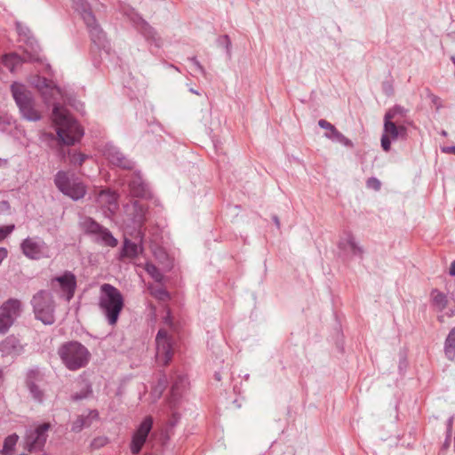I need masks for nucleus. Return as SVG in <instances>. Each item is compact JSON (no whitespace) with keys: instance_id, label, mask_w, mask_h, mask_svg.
I'll return each mask as SVG.
<instances>
[{"instance_id":"nucleus-33","label":"nucleus","mask_w":455,"mask_h":455,"mask_svg":"<svg viewBox=\"0 0 455 455\" xmlns=\"http://www.w3.org/2000/svg\"><path fill=\"white\" fill-rule=\"evenodd\" d=\"M92 392L91 387L88 384H84V387H83V390L80 394H75L73 395V398L75 400L83 399L88 396V395Z\"/></svg>"},{"instance_id":"nucleus-14","label":"nucleus","mask_w":455,"mask_h":455,"mask_svg":"<svg viewBox=\"0 0 455 455\" xmlns=\"http://www.w3.org/2000/svg\"><path fill=\"white\" fill-rule=\"evenodd\" d=\"M153 418L147 416L135 429L130 443V450L133 455L139 454L142 450L149 433L153 427Z\"/></svg>"},{"instance_id":"nucleus-36","label":"nucleus","mask_w":455,"mask_h":455,"mask_svg":"<svg viewBox=\"0 0 455 455\" xmlns=\"http://www.w3.org/2000/svg\"><path fill=\"white\" fill-rule=\"evenodd\" d=\"M451 429H452V419H450L448 423V429H447V438L446 441L443 443V448L447 449L450 446L451 443Z\"/></svg>"},{"instance_id":"nucleus-1","label":"nucleus","mask_w":455,"mask_h":455,"mask_svg":"<svg viewBox=\"0 0 455 455\" xmlns=\"http://www.w3.org/2000/svg\"><path fill=\"white\" fill-rule=\"evenodd\" d=\"M47 103H53L52 121L55 126L59 140L63 145H73L79 141L84 135L81 125L73 118L69 112L63 107L55 104L54 100L60 94L52 81L43 78L37 85Z\"/></svg>"},{"instance_id":"nucleus-47","label":"nucleus","mask_w":455,"mask_h":455,"mask_svg":"<svg viewBox=\"0 0 455 455\" xmlns=\"http://www.w3.org/2000/svg\"><path fill=\"white\" fill-rule=\"evenodd\" d=\"M275 223H276L277 225H279V221H278V220H277V219H275Z\"/></svg>"},{"instance_id":"nucleus-46","label":"nucleus","mask_w":455,"mask_h":455,"mask_svg":"<svg viewBox=\"0 0 455 455\" xmlns=\"http://www.w3.org/2000/svg\"><path fill=\"white\" fill-rule=\"evenodd\" d=\"M2 378H3V373H2V371H0V380L2 379Z\"/></svg>"},{"instance_id":"nucleus-43","label":"nucleus","mask_w":455,"mask_h":455,"mask_svg":"<svg viewBox=\"0 0 455 455\" xmlns=\"http://www.w3.org/2000/svg\"><path fill=\"white\" fill-rule=\"evenodd\" d=\"M446 315L448 317H452L453 315H455V311L453 309H450L447 313H446Z\"/></svg>"},{"instance_id":"nucleus-2","label":"nucleus","mask_w":455,"mask_h":455,"mask_svg":"<svg viewBox=\"0 0 455 455\" xmlns=\"http://www.w3.org/2000/svg\"><path fill=\"white\" fill-rule=\"evenodd\" d=\"M163 321L156 337V361L166 366L172 361L177 346L178 326L169 307L164 308Z\"/></svg>"},{"instance_id":"nucleus-9","label":"nucleus","mask_w":455,"mask_h":455,"mask_svg":"<svg viewBox=\"0 0 455 455\" xmlns=\"http://www.w3.org/2000/svg\"><path fill=\"white\" fill-rule=\"evenodd\" d=\"M50 428V423H44L35 428L28 429L24 436V450L30 453L41 451L46 443L48 437L47 432Z\"/></svg>"},{"instance_id":"nucleus-40","label":"nucleus","mask_w":455,"mask_h":455,"mask_svg":"<svg viewBox=\"0 0 455 455\" xmlns=\"http://www.w3.org/2000/svg\"><path fill=\"white\" fill-rule=\"evenodd\" d=\"M7 255H8V251L5 248L1 247L0 248V264L7 257Z\"/></svg>"},{"instance_id":"nucleus-29","label":"nucleus","mask_w":455,"mask_h":455,"mask_svg":"<svg viewBox=\"0 0 455 455\" xmlns=\"http://www.w3.org/2000/svg\"><path fill=\"white\" fill-rule=\"evenodd\" d=\"M130 193L134 197H143L146 194L144 184L136 178L129 182Z\"/></svg>"},{"instance_id":"nucleus-24","label":"nucleus","mask_w":455,"mask_h":455,"mask_svg":"<svg viewBox=\"0 0 455 455\" xmlns=\"http://www.w3.org/2000/svg\"><path fill=\"white\" fill-rule=\"evenodd\" d=\"M99 413L96 410L90 411L86 416H79L72 425V430L75 432L81 431L84 427L91 426L92 420L97 419Z\"/></svg>"},{"instance_id":"nucleus-35","label":"nucleus","mask_w":455,"mask_h":455,"mask_svg":"<svg viewBox=\"0 0 455 455\" xmlns=\"http://www.w3.org/2000/svg\"><path fill=\"white\" fill-rule=\"evenodd\" d=\"M367 187L378 191L380 189L381 183L378 179L372 177L368 179Z\"/></svg>"},{"instance_id":"nucleus-27","label":"nucleus","mask_w":455,"mask_h":455,"mask_svg":"<svg viewBox=\"0 0 455 455\" xmlns=\"http://www.w3.org/2000/svg\"><path fill=\"white\" fill-rule=\"evenodd\" d=\"M139 252L138 245L129 240H125L124 243L123 250L121 252V259L128 258L133 259Z\"/></svg>"},{"instance_id":"nucleus-26","label":"nucleus","mask_w":455,"mask_h":455,"mask_svg":"<svg viewBox=\"0 0 455 455\" xmlns=\"http://www.w3.org/2000/svg\"><path fill=\"white\" fill-rule=\"evenodd\" d=\"M20 347V345L19 340L13 336L7 337L4 341L0 343V351L4 355L17 353Z\"/></svg>"},{"instance_id":"nucleus-41","label":"nucleus","mask_w":455,"mask_h":455,"mask_svg":"<svg viewBox=\"0 0 455 455\" xmlns=\"http://www.w3.org/2000/svg\"><path fill=\"white\" fill-rule=\"evenodd\" d=\"M450 275L455 276V260L451 263L450 267Z\"/></svg>"},{"instance_id":"nucleus-39","label":"nucleus","mask_w":455,"mask_h":455,"mask_svg":"<svg viewBox=\"0 0 455 455\" xmlns=\"http://www.w3.org/2000/svg\"><path fill=\"white\" fill-rule=\"evenodd\" d=\"M444 347L455 349V340L447 337L445 339Z\"/></svg>"},{"instance_id":"nucleus-23","label":"nucleus","mask_w":455,"mask_h":455,"mask_svg":"<svg viewBox=\"0 0 455 455\" xmlns=\"http://www.w3.org/2000/svg\"><path fill=\"white\" fill-rule=\"evenodd\" d=\"M138 30L145 36L148 41L155 44L156 46L160 47L162 45V39L155 31V29L144 20L137 22Z\"/></svg>"},{"instance_id":"nucleus-15","label":"nucleus","mask_w":455,"mask_h":455,"mask_svg":"<svg viewBox=\"0 0 455 455\" xmlns=\"http://www.w3.org/2000/svg\"><path fill=\"white\" fill-rule=\"evenodd\" d=\"M23 254L31 259H40L49 257L46 243L38 238L28 237L20 244Z\"/></svg>"},{"instance_id":"nucleus-19","label":"nucleus","mask_w":455,"mask_h":455,"mask_svg":"<svg viewBox=\"0 0 455 455\" xmlns=\"http://www.w3.org/2000/svg\"><path fill=\"white\" fill-rule=\"evenodd\" d=\"M340 250L349 252L353 255H363V249L356 243L354 235L350 232H344L339 242Z\"/></svg>"},{"instance_id":"nucleus-13","label":"nucleus","mask_w":455,"mask_h":455,"mask_svg":"<svg viewBox=\"0 0 455 455\" xmlns=\"http://www.w3.org/2000/svg\"><path fill=\"white\" fill-rule=\"evenodd\" d=\"M406 138L407 128L404 124H395L384 119V130L381 136V147L384 151L388 152L391 149V140H405Z\"/></svg>"},{"instance_id":"nucleus-22","label":"nucleus","mask_w":455,"mask_h":455,"mask_svg":"<svg viewBox=\"0 0 455 455\" xmlns=\"http://www.w3.org/2000/svg\"><path fill=\"white\" fill-rule=\"evenodd\" d=\"M318 124L321 128L325 130V136L331 140H337L340 143H343L347 146H350V140L346 138L342 133H340L334 125L324 119H321L318 121Z\"/></svg>"},{"instance_id":"nucleus-30","label":"nucleus","mask_w":455,"mask_h":455,"mask_svg":"<svg viewBox=\"0 0 455 455\" xmlns=\"http://www.w3.org/2000/svg\"><path fill=\"white\" fill-rule=\"evenodd\" d=\"M21 62L22 60L20 57L16 53L5 54L2 58V63L11 71H13L17 66L21 64Z\"/></svg>"},{"instance_id":"nucleus-18","label":"nucleus","mask_w":455,"mask_h":455,"mask_svg":"<svg viewBox=\"0 0 455 455\" xmlns=\"http://www.w3.org/2000/svg\"><path fill=\"white\" fill-rule=\"evenodd\" d=\"M384 119L398 124H403L405 126L411 124V121L408 118V110L399 105L389 108L385 114Z\"/></svg>"},{"instance_id":"nucleus-3","label":"nucleus","mask_w":455,"mask_h":455,"mask_svg":"<svg viewBox=\"0 0 455 455\" xmlns=\"http://www.w3.org/2000/svg\"><path fill=\"white\" fill-rule=\"evenodd\" d=\"M99 307L108 324H116L124 307V298L121 291L109 283H103L100 288Z\"/></svg>"},{"instance_id":"nucleus-34","label":"nucleus","mask_w":455,"mask_h":455,"mask_svg":"<svg viewBox=\"0 0 455 455\" xmlns=\"http://www.w3.org/2000/svg\"><path fill=\"white\" fill-rule=\"evenodd\" d=\"M14 229V225L4 226L0 228V242L4 240Z\"/></svg>"},{"instance_id":"nucleus-6","label":"nucleus","mask_w":455,"mask_h":455,"mask_svg":"<svg viewBox=\"0 0 455 455\" xmlns=\"http://www.w3.org/2000/svg\"><path fill=\"white\" fill-rule=\"evenodd\" d=\"M31 304L37 320L44 324H52L55 322V302L50 291H39L33 296Z\"/></svg>"},{"instance_id":"nucleus-8","label":"nucleus","mask_w":455,"mask_h":455,"mask_svg":"<svg viewBox=\"0 0 455 455\" xmlns=\"http://www.w3.org/2000/svg\"><path fill=\"white\" fill-rule=\"evenodd\" d=\"M81 226L87 235L93 236L95 242L109 247H116L117 245V240L112 235L111 232L96 222L92 218L85 217Z\"/></svg>"},{"instance_id":"nucleus-32","label":"nucleus","mask_w":455,"mask_h":455,"mask_svg":"<svg viewBox=\"0 0 455 455\" xmlns=\"http://www.w3.org/2000/svg\"><path fill=\"white\" fill-rule=\"evenodd\" d=\"M144 269L147 273L158 283H162L164 281V275L160 270L152 263H146Z\"/></svg>"},{"instance_id":"nucleus-20","label":"nucleus","mask_w":455,"mask_h":455,"mask_svg":"<svg viewBox=\"0 0 455 455\" xmlns=\"http://www.w3.org/2000/svg\"><path fill=\"white\" fill-rule=\"evenodd\" d=\"M97 202L100 207L110 212L117 209V195L109 189L101 190L98 195Z\"/></svg>"},{"instance_id":"nucleus-28","label":"nucleus","mask_w":455,"mask_h":455,"mask_svg":"<svg viewBox=\"0 0 455 455\" xmlns=\"http://www.w3.org/2000/svg\"><path fill=\"white\" fill-rule=\"evenodd\" d=\"M161 284L162 283H158L156 285L149 284L148 290L150 294L156 299L162 301H167L170 299V294Z\"/></svg>"},{"instance_id":"nucleus-10","label":"nucleus","mask_w":455,"mask_h":455,"mask_svg":"<svg viewBox=\"0 0 455 455\" xmlns=\"http://www.w3.org/2000/svg\"><path fill=\"white\" fill-rule=\"evenodd\" d=\"M51 287L66 301L69 302L76 291V277L70 271H65L61 275L52 279Z\"/></svg>"},{"instance_id":"nucleus-31","label":"nucleus","mask_w":455,"mask_h":455,"mask_svg":"<svg viewBox=\"0 0 455 455\" xmlns=\"http://www.w3.org/2000/svg\"><path fill=\"white\" fill-rule=\"evenodd\" d=\"M19 440V436L16 434H12L8 435L4 442V446L1 453L3 455H11L12 451L14 449L17 442Z\"/></svg>"},{"instance_id":"nucleus-25","label":"nucleus","mask_w":455,"mask_h":455,"mask_svg":"<svg viewBox=\"0 0 455 455\" xmlns=\"http://www.w3.org/2000/svg\"><path fill=\"white\" fill-rule=\"evenodd\" d=\"M430 299L432 306L438 312L443 311L449 302L447 295L437 289L432 290L430 293Z\"/></svg>"},{"instance_id":"nucleus-42","label":"nucleus","mask_w":455,"mask_h":455,"mask_svg":"<svg viewBox=\"0 0 455 455\" xmlns=\"http://www.w3.org/2000/svg\"><path fill=\"white\" fill-rule=\"evenodd\" d=\"M447 337L455 340V326L450 331Z\"/></svg>"},{"instance_id":"nucleus-12","label":"nucleus","mask_w":455,"mask_h":455,"mask_svg":"<svg viewBox=\"0 0 455 455\" xmlns=\"http://www.w3.org/2000/svg\"><path fill=\"white\" fill-rule=\"evenodd\" d=\"M21 302L19 299H10L0 308V333H5L14 320L20 315Z\"/></svg>"},{"instance_id":"nucleus-38","label":"nucleus","mask_w":455,"mask_h":455,"mask_svg":"<svg viewBox=\"0 0 455 455\" xmlns=\"http://www.w3.org/2000/svg\"><path fill=\"white\" fill-rule=\"evenodd\" d=\"M444 353L449 360H453L455 357V349L444 347Z\"/></svg>"},{"instance_id":"nucleus-17","label":"nucleus","mask_w":455,"mask_h":455,"mask_svg":"<svg viewBox=\"0 0 455 455\" xmlns=\"http://www.w3.org/2000/svg\"><path fill=\"white\" fill-rule=\"evenodd\" d=\"M104 155L109 164L115 166L123 169H131L132 167V163L114 147H108Z\"/></svg>"},{"instance_id":"nucleus-48","label":"nucleus","mask_w":455,"mask_h":455,"mask_svg":"<svg viewBox=\"0 0 455 455\" xmlns=\"http://www.w3.org/2000/svg\"><path fill=\"white\" fill-rule=\"evenodd\" d=\"M452 152L455 154V148H452Z\"/></svg>"},{"instance_id":"nucleus-7","label":"nucleus","mask_w":455,"mask_h":455,"mask_svg":"<svg viewBox=\"0 0 455 455\" xmlns=\"http://www.w3.org/2000/svg\"><path fill=\"white\" fill-rule=\"evenodd\" d=\"M55 184L63 194L75 200L84 197L86 193L84 183L78 178L65 172H59L56 174Z\"/></svg>"},{"instance_id":"nucleus-44","label":"nucleus","mask_w":455,"mask_h":455,"mask_svg":"<svg viewBox=\"0 0 455 455\" xmlns=\"http://www.w3.org/2000/svg\"><path fill=\"white\" fill-rule=\"evenodd\" d=\"M437 320L440 323H443L444 322V315H438Z\"/></svg>"},{"instance_id":"nucleus-45","label":"nucleus","mask_w":455,"mask_h":455,"mask_svg":"<svg viewBox=\"0 0 455 455\" xmlns=\"http://www.w3.org/2000/svg\"><path fill=\"white\" fill-rule=\"evenodd\" d=\"M6 164H7V161L0 158V167L3 165H6Z\"/></svg>"},{"instance_id":"nucleus-4","label":"nucleus","mask_w":455,"mask_h":455,"mask_svg":"<svg viewBox=\"0 0 455 455\" xmlns=\"http://www.w3.org/2000/svg\"><path fill=\"white\" fill-rule=\"evenodd\" d=\"M11 91L24 118L29 121H38L42 118V111L36 104L31 92L26 86L19 83H13Z\"/></svg>"},{"instance_id":"nucleus-21","label":"nucleus","mask_w":455,"mask_h":455,"mask_svg":"<svg viewBox=\"0 0 455 455\" xmlns=\"http://www.w3.org/2000/svg\"><path fill=\"white\" fill-rule=\"evenodd\" d=\"M188 379L184 375H176L172 379V384L171 388V397L169 403L171 406H174L175 403L180 397L183 391L187 388Z\"/></svg>"},{"instance_id":"nucleus-16","label":"nucleus","mask_w":455,"mask_h":455,"mask_svg":"<svg viewBox=\"0 0 455 455\" xmlns=\"http://www.w3.org/2000/svg\"><path fill=\"white\" fill-rule=\"evenodd\" d=\"M43 375L37 370H31L27 374L26 385L32 397L38 403H42L44 397V392L41 388Z\"/></svg>"},{"instance_id":"nucleus-11","label":"nucleus","mask_w":455,"mask_h":455,"mask_svg":"<svg viewBox=\"0 0 455 455\" xmlns=\"http://www.w3.org/2000/svg\"><path fill=\"white\" fill-rule=\"evenodd\" d=\"M76 9L81 13L91 36L92 40L98 45H103L105 41V34L99 27L92 9L87 3H82L81 5L76 4Z\"/></svg>"},{"instance_id":"nucleus-37","label":"nucleus","mask_w":455,"mask_h":455,"mask_svg":"<svg viewBox=\"0 0 455 455\" xmlns=\"http://www.w3.org/2000/svg\"><path fill=\"white\" fill-rule=\"evenodd\" d=\"M84 160L85 156L81 153L74 154L71 157V162L79 165H82Z\"/></svg>"},{"instance_id":"nucleus-5","label":"nucleus","mask_w":455,"mask_h":455,"mask_svg":"<svg viewBox=\"0 0 455 455\" xmlns=\"http://www.w3.org/2000/svg\"><path fill=\"white\" fill-rule=\"evenodd\" d=\"M59 355L70 371H76L86 366L90 359V352L81 343L71 341L63 344L59 348Z\"/></svg>"}]
</instances>
